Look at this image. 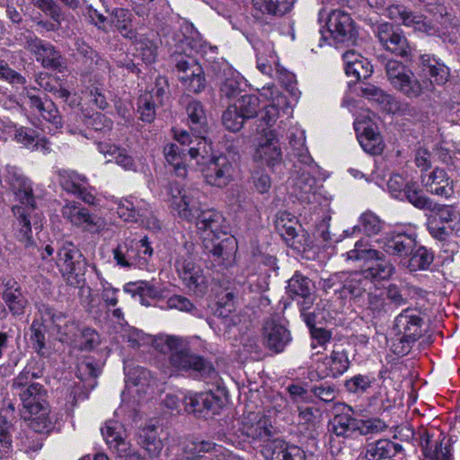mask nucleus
<instances>
[{
	"mask_svg": "<svg viewBox=\"0 0 460 460\" xmlns=\"http://www.w3.org/2000/svg\"><path fill=\"white\" fill-rule=\"evenodd\" d=\"M155 347L164 354H169V362L176 370L191 372L204 380H216L218 376L213 363L203 356L192 353L188 342L181 337L161 335L155 341Z\"/></svg>",
	"mask_w": 460,
	"mask_h": 460,
	"instance_id": "obj_1",
	"label": "nucleus"
},
{
	"mask_svg": "<svg viewBox=\"0 0 460 460\" xmlns=\"http://www.w3.org/2000/svg\"><path fill=\"white\" fill-rule=\"evenodd\" d=\"M332 5L338 4L341 7H324L319 12V18L326 15V26L330 37L336 42L356 45L359 36L358 26L351 15L342 7L349 4V0H332Z\"/></svg>",
	"mask_w": 460,
	"mask_h": 460,
	"instance_id": "obj_2",
	"label": "nucleus"
},
{
	"mask_svg": "<svg viewBox=\"0 0 460 460\" xmlns=\"http://www.w3.org/2000/svg\"><path fill=\"white\" fill-rule=\"evenodd\" d=\"M22 406L31 414L30 426L38 433H49L53 428L49 417V406L47 402V390L39 383H32L30 387L17 393Z\"/></svg>",
	"mask_w": 460,
	"mask_h": 460,
	"instance_id": "obj_3",
	"label": "nucleus"
},
{
	"mask_svg": "<svg viewBox=\"0 0 460 460\" xmlns=\"http://www.w3.org/2000/svg\"><path fill=\"white\" fill-rule=\"evenodd\" d=\"M347 257L348 260L364 261L370 263L366 269L361 270L369 284L388 280L395 272V267L385 258V254L371 248L363 240L355 243L354 249L347 252Z\"/></svg>",
	"mask_w": 460,
	"mask_h": 460,
	"instance_id": "obj_4",
	"label": "nucleus"
},
{
	"mask_svg": "<svg viewBox=\"0 0 460 460\" xmlns=\"http://www.w3.org/2000/svg\"><path fill=\"white\" fill-rule=\"evenodd\" d=\"M325 293L332 292L340 299H359L370 286L361 270L339 271L321 277L319 282Z\"/></svg>",
	"mask_w": 460,
	"mask_h": 460,
	"instance_id": "obj_5",
	"label": "nucleus"
},
{
	"mask_svg": "<svg viewBox=\"0 0 460 460\" xmlns=\"http://www.w3.org/2000/svg\"><path fill=\"white\" fill-rule=\"evenodd\" d=\"M56 264L66 285L73 288L84 285L87 261L73 243L65 242L58 248Z\"/></svg>",
	"mask_w": 460,
	"mask_h": 460,
	"instance_id": "obj_6",
	"label": "nucleus"
},
{
	"mask_svg": "<svg viewBox=\"0 0 460 460\" xmlns=\"http://www.w3.org/2000/svg\"><path fill=\"white\" fill-rule=\"evenodd\" d=\"M423 319L412 309L407 308L395 317L392 349L398 356L409 353L412 344L422 335Z\"/></svg>",
	"mask_w": 460,
	"mask_h": 460,
	"instance_id": "obj_7",
	"label": "nucleus"
},
{
	"mask_svg": "<svg viewBox=\"0 0 460 460\" xmlns=\"http://www.w3.org/2000/svg\"><path fill=\"white\" fill-rule=\"evenodd\" d=\"M14 196L18 204L13 206L12 211L20 226L17 238L25 248H30L34 244L31 235V220H33V225L36 226L40 219L38 213L35 212L37 206L33 189L17 193Z\"/></svg>",
	"mask_w": 460,
	"mask_h": 460,
	"instance_id": "obj_8",
	"label": "nucleus"
},
{
	"mask_svg": "<svg viewBox=\"0 0 460 460\" xmlns=\"http://www.w3.org/2000/svg\"><path fill=\"white\" fill-rule=\"evenodd\" d=\"M170 206L178 217L188 222L194 221L202 210L200 198L202 192L198 188L181 187L172 181L168 186Z\"/></svg>",
	"mask_w": 460,
	"mask_h": 460,
	"instance_id": "obj_9",
	"label": "nucleus"
},
{
	"mask_svg": "<svg viewBox=\"0 0 460 460\" xmlns=\"http://www.w3.org/2000/svg\"><path fill=\"white\" fill-rule=\"evenodd\" d=\"M387 80L391 85L408 98H417L423 93V85L413 72L403 63L389 59L385 64Z\"/></svg>",
	"mask_w": 460,
	"mask_h": 460,
	"instance_id": "obj_10",
	"label": "nucleus"
},
{
	"mask_svg": "<svg viewBox=\"0 0 460 460\" xmlns=\"http://www.w3.org/2000/svg\"><path fill=\"white\" fill-rule=\"evenodd\" d=\"M25 47L44 68L63 72L66 68V58L50 42L29 34L25 36Z\"/></svg>",
	"mask_w": 460,
	"mask_h": 460,
	"instance_id": "obj_11",
	"label": "nucleus"
},
{
	"mask_svg": "<svg viewBox=\"0 0 460 460\" xmlns=\"http://www.w3.org/2000/svg\"><path fill=\"white\" fill-rule=\"evenodd\" d=\"M117 213L128 222H138L152 230H160L161 223L153 214L150 206L143 199H125L118 204Z\"/></svg>",
	"mask_w": 460,
	"mask_h": 460,
	"instance_id": "obj_12",
	"label": "nucleus"
},
{
	"mask_svg": "<svg viewBox=\"0 0 460 460\" xmlns=\"http://www.w3.org/2000/svg\"><path fill=\"white\" fill-rule=\"evenodd\" d=\"M225 391L217 386L216 391L189 394L184 397L185 411L197 416L217 414L225 404Z\"/></svg>",
	"mask_w": 460,
	"mask_h": 460,
	"instance_id": "obj_13",
	"label": "nucleus"
},
{
	"mask_svg": "<svg viewBox=\"0 0 460 460\" xmlns=\"http://www.w3.org/2000/svg\"><path fill=\"white\" fill-rule=\"evenodd\" d=\"M175 270L183 285L190 291L198 295L206 292V279L199 265H197L193 258L186 253L179 255L174 262Z\"/></svg>",
	"mask_w": 460,
	"mask_h": 460,
	"instance_id": "obj_14",
	"label": "nucleus"
},
{
	"mask_svg": "<svg viewBox=\"0 0 460 460\" xmlns=\"http://www.w3.org/2000/svg\"><path fill=\"white\" fill-rule=\"evenodd\" d=\"M224 238H220V234L213 235V237H203L204 251L210 254L213 261L218 265L227 268L231 266L234 261L237 251V241L233 235L224 234Z\"/></svg>",
	"mask_w": 460,
	"mask_h": 460,
	"instance_id": "obj_15",
	"label": "nucleus"
},
{
	"mask_svg": "<svg viewBox=\"0 0 460 460\" xmlns=\"http://www.w3.org/2000/svg\"><path fill=\"white\" fill-rule=\"evenodd\" d=\"M188 153L192 159H197L199 156L205 157L208 154L207 141L199 139L197 145L190 146L189 148H181L177 144H169L164 146V154L168 164H170L174 170L175 174L180 178L187 176V168L184 164V156Z\"/></svg>",
	"mask_w": 460,
	"mask_h": 460,
	"instance_id": "obj_16",
	"label": "nucleus"
},
{
	"mask_svg": "<svg viewBox=\"0 0 460 460\" xmlns=\"http://www.w3.org/2000/svg\"><path fill=\"white\" fill-rule=\"evenodd\" d=\"M375 33L386 50L400 57L411 55V48L400 28L384 22L376 26Z\"/></svg>",
	"mask_w": 460,
	"mask_h": 460,
	"instance_id": "obj_17",
	"label": "nucleus"
},
{
	"mask_svg": "<svg viewBox=\"0 0 460 460\" xmlns=\"http://www.w3.org/2000/svg\"><path fill=\"white\" fill-rule=\"evenodd\" d=\"M61 213L73 226L82 227L92 234L99 233L104 226L101 217L91 214L86 208L75 201L66 203Z\"/></svg>",
	"mask_w": 460,
	"mask_h": 460,
	"instance_id": "obj_18",
	"label": "nucleus"
},
{
	"mask_svg": "<svg viewBox=\"0 0 460 460\" xmlns=\"http://www.w3.org/2000/svg\"><path fill=\"white\" fill-rule=\"evenodd\" d=\"M420 67L422 75L427 77L421 82L423 92L432 91L434 84L443 85L449 78L450 69L433 55L423 54L420 57Z\"/></svg>",
	"mask_w": 460,
	"mask_h": 460,
	"instance_id": "obj_19",
	"label": "nucleus"
},
{
	"mask_svg": "<svg viewBox=\"0 0 460 460\" xmlns=\"http://www.w3.org/2000/svg\"><path fill=\"white\" fill-rule=\"evenodd\" d=\"M287 290L288 296L297 301L299 310L308 311L316 299L314 286L312 280L296 271L288 279Z\"/></svg>",
	"mask_w": 460,
	"mask_h": 460,
	"instance_id": "obj_20",
	"label": "nucleus"
},
{
	"mask_svg": "<svg viewBox=\"0 0 460 460\" xmlns=\"http://www.w3.org/2000/svg\"><path fill=\"white\" fill-rule=\"evenodd\" d=\"M291 341L289 330L279 319L269 318L264 322L262 342L270 351L275 354L281 353Z\"/></svg>",
	"mask_w": 460,
	"mask_h": 460,
	"instance_id": "obj_21",
	"label": "nucleus"
},
{
	"mask_svg": "<svg viewBox=\"0 0 460 460\" xmlns=\"http://www.w3.org/2000/svg\"><path fill=\"white\" fill-rule=\"evenodd\" d=\"M202 172L208 184L224 188L233 180L234 167L226 155H220L211 157Z\"/></svg>",
	"mask_w": 460,
	"mask_h": 460,
	"instance_id": "obj_22",
	"label": "nucleus"
},
{
	"mask_svg": "<svg viewBox=\"0 0 460 460\" xmlns=\"http://www.w3.org/2000/svg\"><path fill=\"white\" fill-rule=\"evenodd\" d=\"M376 242L384 252L398 258L411 254L417 244L415 238L404 232L387 233Z\"/></svg>",
	"mask_w": 460,
	"mask_h": 460,
	"instance_id": "obj_23",
	"label": "nucleus"
},
{
	"mask_svg": "<svg viewBox=\"0 0 460 460\" xmlns=\"http://www.w3.org/2000/svg\"><path fill=\"white\" fill-rule=\"evenodd\" d=\"M295 0H252L253 17L265 24L268 19H278L290 13Z\"/></svg>",
	"mask_w": 460,
	"mask_h": 460,
	"instance_id": "obj_24",
	"label": "nucleus"
},
{
	"mask_svg": "<svg viewBox=\"0 0 460 460\" xmlns=\"http://www.w3.org/2000/svg\"><path fill=\"white\" fill-rule=\"evenodd\" d=\"M240 431L245 437L267 444L271 441L273 427L266 416L250 412L241 422Z\"/></svg>",
	"mask_w": 460,
	"mask_h": 460,
	"instance_id": "obj_25",
	"label": "nucleus"
},
{
	"mask_svg": "<svg viewBox=\"0 0 460 460\" xmlns=\"http://www.w3.org/2000/svg\"><path fill=\"white\" fill-rule=\"evenodd\" d=\"M265 460H305L304 449L283 439H272L261 450Z\"/></svg>",
	"mask_w": 460,
	"mask_h": 460,
	"instance_id": "obj_26",
	"label": "nucleus"
},
{
	"mask_svg": "<svg viewBox=\"0 0 460 460\" xmlns=\"http://www.w3.org/2000/svg\"><path fill=\"white\" fill-rule=\"evenodd\" d=\"M420 182L433 195L449 198L454 193L452 181L444 169L436 167L420 174Z\"/></svg>",
	"mask_w": 460,
	"mask_h": 460,
	"instance_id": "obj_27",
	"label": "nucleus"
},
{
	"mask_svg": "<svg viewBox=\"0 0 460 460\" xmlns=\"http://www.w3.org/2000/svg\"><path fill=\"white\" fill-rule=\"evenodd\" d=\"M254 160L270 167H273L282 161L280 146L272 130L264 133L255 150Z\"/></svg>",
	"mask_w": 460,
	"mask_h": 460,
	"instance_id": "obj_28",
	"label": "nucleus"
},
{
	"mask_svg": "<svg viewBox=\"0 0 460 460\" xmlns=\"http://www.w3.org/2000/svg\"><path fill=\"white\" fill-rule=\"evenodd\" d=\"M313 168H305L304 165L293 167V192L303 202L310 203L311 195H314L317 190V181L311 174Z\"/></svg>",
	"mask_w": 460,
	"mask_h": 460,
	"instance_id": "obj_29",
	"label": "nucleus"
},
{
	"mask_svg": "<svg viewBox=\"0 0 460 460\" xmlns=\"http://www.w3.org/2000/svg\"><path fill=\"white\" fill-rule=\"evenodd\" d=\"M387 16L395 22H401L406 26H413L417 31L430 34L433 31L431 24L421 15L409 11L400 4H391L386 8Z\"/></svg>",
	"mask_w": 460,
	"mask_h": 460,
	"instance_id": "obj_30",
	"label": "nucleus"
},
{
	"mask_svg": "<svg viewBox=\"0 0 460 460\" xmlns=\"http://www.w3.org/2000/svg\"><path fill=\"white\" fill-rule=\"evenodd\" d=\"M199 230L205 233L204 237L211 238L216 234H226L227 226L223 215L214 209L201 210L195 219Z\"/></svg>",
	"mask_w": 460,
	"mask_h": 460,
	"instance_id": "obj_31",
	"label": "nucleus"
},
{
	"mask_svg": "<svg viewBox=\"0 0 460 460\" xmlns=\"http://www.w3.org/2000/svg\"><path fill=\"white\" fill-rule=\"evenodd\" d=\"M290 150L288 159L293 164L294 168L304 165L305 168L314 167V160L305 146V137L303 131L296 130L292 132L289 137Z\"/></svg>",
	"mask_w": 460,
	"mask_h": 460,
	"instance_id": "obj_32",
	"label": "nucleus"
},
{
	"mask_svg": "<svg viewBox=\"0 0 460 460\" xmlns=\"http://www.w3.org/2000/svg\"><path fill=\"white\" fill-rule=\"evenodd\" d=\"M186 114L188 117V125L192 131L196 141L203 139L206 141L204 135L208 132V119L202 103L199 101L192 100L186 106Z\"/></svg>",
	"mask_w": 460,
	"mask_h": 460,
	"instance_id": "obj_33",
	"label": "nucleus"
},
{
	"mask_svg": "<svg viewBox=\"0 0 460 460\" xmlns=\"http://www.w3.org/2000/svg\"><path fill=\"white\" fill-rule=\"evenodd\" d=\"M355 129L358 132V139L365 152L371 155H380L384 150L383 138L371 126L357 122Z\"/></svg>",
	"mask_w": 460,
	"mask_h": 460,
	"instance_id": "obj_34",
	"label": "nucleus"
},
{
	"mask_svg": "<svg viewBox=\"0 0 460 460\" xmlns=\"http://www.w3.org/2000/svg\"><path fill=\"white\" fill-rule=\"evenodd\" d=\"M222 72L217 74L221 80L219 93L221 97L228 100L235 98L241 92V77L228 64L223 63Z\"/></svg>",
	"mask_w": 460,
	"mask_h": 460,
	"instance_id": "obj_35",
	"label": "nucleus"
},
{
	"mask_svg": "<svg viewBox=\"0 0 460 460\" xmlns=\"http://www.w3.org/2000/svg\"><path fill=\"white\" fill-rule=\"evenodd\" d=\"M40 312H41L42 317H45L46 320H49V322L56 326L58 332L61 335L60 340L63 342H66L67 336L66 332H80L76 323L72 320L66 321V316L62 312L56 311L48 305H42Z\"/></svg>",
	"mask_w": 460,
	"mask_h": 460,
	"instance_id": "obj_36",
	"label": "nucleus"
},
{
	"mask_svg": "<svg viewBox=\"0 0 460 460\" xmlns=\"http://www.w3.org/2000/svg\"><path fill=\"white\" fill-rule=\"evenodd\" d=\"M111 22L122 37L133 42L137 40V32L132 27L133 14L126 8H114L111 12Z\"/></svg>",
	"mask_w": 460,
	"mask_h": 460,
	"instance_id": "obj_37",
	"label": "nucleus"
},
{
	"mask_svg": "<svg viewBox=\"0 0 460 460\" xmlns=\"http://www.w3.org/2000/svg\"><path fill=\"white\" fill-rule=\"evenodd\" d=\"M296 224V217L289 212L279 211L276 216L275 228L288 245L291 247L294 246L295 238L297 236Z\"/></svg>",
	"mask_w": 460,
	"mask_h": 460,
	"instance_id": "obj_38",
	"label": "nucleus"
},
{
	"mask_svg": "<svg viewBox=\"0 0 460 460\" xmlns=\"http://www.w3.org/2000/svg\"><path fill=\"white\" fill-rule=\"evenodd\" d=\"M137 244L135 239H127L117 245L113 250V258L118 265L129 268L137 262Z\"/></svg>",
	"mask_w": 460,
	"mask_h": 460,
	"instance_id": "obj_39",
	"label": "nucleus"
},
{
	"mask_svg": "<svg viewBox=\"0 0 460 460\" xmlns=\"http://www.w3.org/2000/svg\"><path fill=\"white\" fill-rule=\"evenodd\" d=\"M257 52V68L266 75L274 77V72L277 61V56L271 44H261L256 48Z\"/></svg>",
	"mask_w": 460,
	"mask_h": 460,
	"instance_id": "obj_40",
	"label": "nucleus"
},
{
	"mask_svg": "<svg viewBox=\"0 0 460 460\" xmlns=\"http://www.w3.org/2000/svg\"><path fill=\"white\" fill-rule=\"evenodd\" d=\"M66 342L71 343L80 350H92L100 342L97 332L92 328H84L79 333L66 332Z\"/></svg>",
	"mask_w": 460,
	"mask_h": 460,
	"instance_id": "obj_41",
	"label": "nucleus"
},
{
	"mask_svg": "<svg viewBox=\"0 0 460 460\" xmlns=\"http://www.w3.org/2000/svg\"><path fill=\"white\" fill-rule=\"evenodd\" d=\"M324 364L328 367L327 376L335 378L349 368L350 361L347 351L344 349L338 348L333 349L329 357L325 358Z\"/></svg>",
	"mask_w": 460,
	"mask_h": 460,
	"instance_id": "obj_42",
	"label": "nucleus"
},
{
	"mask_svg": "<svg viewBox=\"0 0 460 460\" xmlns=\"http://www.w3.org/2000/svg\"><path fill=\"white\" fill-rule=\"evenodd\" d=\"M101 430L107 445L114 452L119 449L120 444L128 443L125 440V429L123 426L116 420L106 421Z\"/></svg>",
	"mask_w": 460,
	"mask_h": 460,
	"instance_id": "obj_43",
	"label": "nucleus"
},
{
	"mask_svg": "<svg viewBox=\"0 0 460 460\" xmlns=\"http://www.w3.org/2000/svg\"><path fill=\"white\" fill-rule=\"evenodd\" d=\"M358 420L349 413L337 414L331 422V430L338 437H351L358 433Z\"/></svg>",
	"mask_w": 460,
	"mask_h": 460,
	"instance_id": "obj_44",
	"label": "nucleus"
},
{
	"mask_svg": "<svg viewBox=\"0 0 460 460\" xmlns=\"http://www.w3.org/2000/svg\"><path fill=\"white\" fill-rule=\"evenodd\" d=\"M175 67L179 72V78L187 75L190 79L204 74L201 66L190 55L176 54L173 56Z\"/></svg>",
	"mask_w": 460,
	"mask_h": 460,
	"instance_id": "obj_45",
	"label": "nucleus"
},
{
	"mask_svg": "<svg viewBox=\"0 0 460 460\" xmlns=\"http://www.w3.org/2000/svg\"><path fill=\"white\" fill-rule=\"evenodd\" d=\"M175 67L179 72V78L187 75L190 79L204 74L201 66L190 55L176 54L173 56Z\"/></svg>",
	"mask_w": 460,
	"mask_h": 460,
	"instance_id": "obj_46",
	"label": "nucleus"
},
{
	"mask_svg": "<svg viewBox=\"0 0 460 460\" xmlns=\"http://www.w3.org/2000/svg\"><path fill=\"white\" fill-rule=\"evenodd\" d=\"M409 256L410 258L405 262L404 266L410 271L426 270L434 260L433 252L424 246L414 249L412 253L409 254Z\"/></svg>",
	"mask_w": 460,
	"mask_h": 460,
	"instance_id": "obj_47",
	"label": "nucleus"
},
{
	"mask_svg": "<svg viewBox=\"0 0 460 460\" xmlns=\"http://www.w3.org/2000/svg\"><path fill=\"white\" fill-rule=\"evenodd\" d=\"M422 290L415 287H399L396 284H389L385 289V298L389 301V306L391 305L395 307H401L408 304V294L407 292L420 294Z\"/></svg>",
	"mask_w": 460,
	"mask_h": 460,
	"instance_id": "obj_48",
	"label": "nucleus"
},
{
	"mask_svg": "<svg viewBox=\"0 0 460 460\" xmlns=\"http://www.w3.org/2000/svg\"><path fill=\"white\" fill-rule=\"evenodd\" d=\"M42 376V370L37 367V362L31 360L27 363L22 372L13 380L12 387L18 392L30 387L33 379Z\"/></svg>",
	"mask_w": 460,
	"mask_h": 460,
	"instance_id": "obj_49",
	"label": "nucleus"
},
{
	"mask_svg": "<svg viewBox=\"0 0 460 460\" xmlns=\"http://www.w3.org/2000/svg\"><path fill=\"white\" fill-rule=\"evenodd\" d=\"M403 193L407 201L418 209L428 211L433 203V200L423 193L416 182H407Z\"/></svg>",
	"mask_w": 460,
	"mask_h": 460,
	"instance_id": "obj_50",
	"label": "nucleus"
},
{
	"mask_svg": "<svg viewBox=\"0 0 460 460\" xmlns=\"http://www.w3.org/2000/svg\"><path fill=\"white\" fill-rule=\"evenodd\" d=\"M124 291L131 293L133 296L137 295L140 297L141 304L145 305H150L146 300V297L153 299L162 297V291L155 286L146 281L140 283H128L124 287Z\"/></svg>",
	"mask_w": 460,
	"mask_h": 460,
	"instance_id": "obj_51",
	"label": "nucleus"
},
{
	"mask_svg": "<svg viewBox=\"0 0 460 460\" xmlns=\"http://www.w3.org/2000/svg\"><path fill=\"white\" fill-rule=\"evenodd\" d=\"M139 438V444L146 450L150 457L155 458L160 455L163 449V442L154 427L143 429Z\"/></svg>",
	"mask_w": 460,
	"mask_h": 460,
	"instance_id": "obj_52",
	"label": "nucleus"
},
{
	"mask_svg": "<svg viewBox=\"0 0 460 460\" xmlns=\"http://www.w3.org/2000/svg\"><path fill=\"white\" fill-rule=\"evenodd\" d=\"M4 181L8 184L13 195L25 190H31L32 189L31 180L23 175L16 167L8 166L6 168Z\"/></svg>",
	"mask_w": 460,
	"mask_h": 460,
	"instance_id": "obj_53",
	"label": "nucleus"
},
{
	"mask_svg": "<svg viewBox=\"0 0 460 460\" xmlns=\"http://www.w3.org/2000/svg\"><path fill=\"white\" fill-rule=\"evenodd\" d=\"M14 138L18 143L31 150L38 149L40 146L48 148L49 142L44 137H40L36 130L30 128H18L15 131Z\"/></svg>",
	"mask_w": 460,
	"mask_h": 460,
	"instance_id": "obj_54",
	"label": "nucleus"
},
{
	"mask_svg": "<svg viewBox=\"0 0 460 460\" xmlns=\"http://www.w3.org/2000/svg\"><path fill=\"white\" fill-rule=\"evenodd\" d=\"M385 223L373 212L367 211L359 217V224L353 227V232L362 231L367 236L379 234L384 228Z\"/></svg>",
	"mask_w": 460,
	"mask_h": 460,
	"instance_id": "obj_55",
	"label": "nucleus"
},
{
	"mask_svg": "<svg viewBox=\"0 0 460 460\" xmlns=\"http://www.w3.org/2000/svg\"><path fill=\"white\" fill-rule=\"evenodd\" d=\"M58 181L64 190L73 194L80 190L81 186L87 184V179L84 175L68 170L58 171Z\"/></svg>",
	"mask_w": 460,
	"mask_h": 460,
	"instance_id": "obj_56",
	"label": "nucleus"
},
{
	"mask_svg": "<svg viewBox=\"0 0 460 460\" xmlns=\"http://www.w3.org/2000/svg\"><path fill=\"white\" fill-rule=\"evenodd\" d=\"M393 442L389 439H379L367 446L363 459L380 460L392 457Z\"/></svg>",
	"mask_w": 460,
	"mask_h": 460,
	"instance_id": "obj_57",
	"label": "nucleus"
},
{
	"mask_svg": "<svg viewBox=\"0 0 460 460\" xmlns=\"http://www.w3.org/2000/svg\"><path fill=\"white\" fill-rule=\"evenodd\" d=\"M2 299L7 305L9 312L14 315L19 316L24 314V310L28 305V301L22 293L21 289L9 290L3 292Z\"/></svg>",
	"mask_w": 460,
	"mask_h": 460,
	"instance_id": "obj_58",
	"label": "nucleus"
},
{
	"mask_svg": "<svg viewBox=\"0 0 460 460\" xmlns=\"http://www.w3.org/2000/svg\"><path fill=\"white\" fill-rule=\"evenodd\" d=\"M428 211L431 213L429 219H436L441 224L457 223L459 221L457 212L449 205H443L433 201Z\"/></svg>",
	"mask_w": 460,
	"mask_h": 460,
	"instance_id": "obj_59",
	"label": "nucleus"
},
{
	"mask_svg": "<svg viewBox=\"0 0 460 460\" xmlns=\"http://www.w3.org/2000/svg\"><path fill=\"white\" fill-rule=\"evenodd\" d=\"M101 368L91 358H85L77 365L76 376L82 381L87 383V385L93 388L96 385V377L100 375Z\"/></svg>",
	"mask_w": 460,
	"mask_h": 460,
	"instance_id": "obj_60",
	"label": "nucleus"
},
{
	"mask_svg": "<svg viewBox=\"0 0 460 460\" xmlns=\"http://www.w3.org/2000/svg\"><path fill=\"white\" fill-rule=\"evenodd\" d=\"M159 105L153 94H141L137 99V113L139 119L146 123H151L156 116V106Z\"/></svg>",
	"mask_w": 460,
	"mask_h": 460,
	"instance_id": "obj_61",
	"label": "nucleus"
},
{
	"mask_svg": "<svg viewBox=\"0 0 460 460\" xmlns=\"http://www.w3.org/2000/svg\"><path fill=\"white\" fill-rule=\"evenodd\" d=\"M40 319H34L32 323L31 324V341L32 342V348L37 353H41V351L46 347V338L45 333L47 332V327L44 322H48L45 317H42V314L40 313Z\"/></svg>",
	"mask_w": 460,
	"mask_h": 460,
	"instance_id": "obj_62",
	"label": "nucleus"
},
{
	"mask_svg": "<svg viewBox=\"0 0 460 460\" xmlns=\"http://www.w3.org/2000/svg\"><path fill=\"white\" fill-rule=\"evenodd\" d=\"M13 424L3 415H0V460L7 458L13 450L11 431Z\"/></svg>",
	"mask_w": 460,
	"mask_h": 460,
	"instance_id": "obj_63",
	"label": "nucleus"
},
{
	"mask_svg": "<svg viewBox=\"0 0 460 460\" xmlns=\"http://www.w3.org/2000/svg\"><path fill=\"white\" fill-rule=\"evenodd\" d=\"M245 119L242 116L236 105H230L222 114L224 127L232 132L239 131Z\"/></svg>",
	"mask_w": 460,
	"mask_h": 460,
	"instance_id": "obj_64",
	"label": "nucleus"
}]
</instances>
